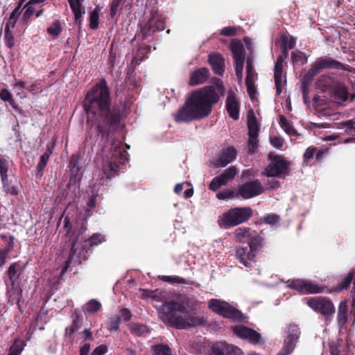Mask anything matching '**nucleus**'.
<instances>
[{
	"instance_id": "nucleus-53",
	"label": "nucleus",
	"mask_w": 355,
	"mask_h": 355,
	"mask_svg": "<svg viewBox=\"0 0 355 355\" xmlns=\"http://www.w3.org/2000/svg\"><path fill=\"white\" fill-rule=\"evenodd\" d=\"M262 220L267 224L274 225L279 222V217L276 214H269L264 216Z\"/></svg>"
},
{
	"instance_id": "nucleus-22",
	"label": "nucleus",
	"mask_w": 355,
	"mask_h": 355,
	"mask_svg": "<svg viewBox=\"0 0 355 355\" xmlns=\"http://www.w3.org/2000/svg\"><path fill=\"white\" fill-rule=\"evenodd\" d=\"M236 156V150L234 148H227L223 150L221 153V155L219 159L216 161V167H224L228 164L233 162Z\"/></svg>"
},
{
	"instance_id": "nucleus-48",
	"label": "nucleus",
	"mask_w": 355,
	"mask_h": 355,
	"mask_svg": "<svg viewBox=\"0 0 355 355\" xmlns=\"http://www.w3.org/2000/svg\"><path fill=\"white\" fill-rule=\"evenodd\" d=\"M161 279L170 283L173 284H185L186 280L184 278L180 277L178 276H162L161 277Z\"/></svg>"
},
{
	"instance_id": "nucleus-8",
	"label": "nucleus",
	"mask_w": 355,
	"mask_h": 355,
	"mask_svg": "<svg viewBox=\"0 0 355 355\" xmlns=\"http://www.w3.org/2000/svg\"><path fill=\"white\" fill-rule=\"evenodd\" d=\"M230 49L234 59L236 76L239 83H241L243 79V70L245 60L244 47L240 40H233L230 44Z\"/></svg>"
},
{
	"instance_id": "nucleus-25",
	"label": "nucleus",
	"mask_w": 355,
	"mask_h": 355,
	"mask_svg": "<svg viewBox=\"0 0 355 355\" xmlns=\"http://www.w3.org/2000/svg\"><path fill=\"white\" fill-rule=\"evenodd\" d=\"M226 107L230 116L236 120L239 117V107L238 101L233 94H230L226 101Z\"/></svg>"
},
{
	"instance_id": "nucleus-7",
	"label": "nucleus",
	"mask_w": 355,
	"mask_h": 355,
	"mask_svg": "<svg viewBox=\"0 0 355 355\" xmlns=\"http://www.w3.org/2000/svg\"><path fill=\"white\" fill-rule=\"evenodd\" d=\"M209 308L214 312L230 318L233 321H239L243 318V314L238 309L234 308L227 302L220 300H211L209 302Z\"/></svg>"
},
{
	"instance_id": "nucleus-14",
	"label": "nucleus",
	"mask_w": 355,
	"mask_h": 355,
	"mask_svg": "<svg viewBox=\"0 0 355 355\" xmlns=\"http://www.w3.org/2000/svg\"><path fill=\"white\" fill-rule=\"evenodd\" d=\"M287 286L295 289L302 294L320 293L323 291V288L309 280L295 279L288 281Z\"/></svg>"
},
{
	"instance_id": "nucleus-4",
	"label": "nucleus",
	"mask_w": 355,
	"mask_h": 355,
	"mask_svg": "<svg viewBox=\"0 0 355 355\" xmlns=\"http://www.w3.org/2000/svg\"><path fill=\"white\" fill-rule=\"evenodd\" d=\"M128 160V153L119 141L114 140L110 148H104L98 178H93L96 181L94 188L103 184L104 179L108 180L114 176L119 170V164H124Z\"/></svg>"
},
{
	"instance_id": "nucleus-36",
	"label": "nucleus",
	"mask_w": 355,
	"mask_h": 355,
	"mask_svg": "<svg viewBox=\"0 0 355 355\" xmlns=\"http://www.w3.org/2000/svg\"><path fill=\"white\" fill-rule=\"evenodd\" d=\"M9 168V161L7 158L0 156V175L1 180H6L8 178V171Z\"/></svg>"
},
{
	"instance_id": "nucleus-61",
	"label": "nucleus",
	"mask_w": 355,
	"mask_h": 355,
	"mask_svg": "<svg viewBox=\"0 0 355 355\" xmlns=\"http://www.w3.org/2000/svg\"><path fill=\"white\" fill-rule=\"evenodd\" d=\"M233 194H234L233 191H225L219 192L218 193H217L216 196L218 199L225 200V199L232 197L233 196Z\"/></svg>"
},
{
	"instance_id": "nucleus-18",
	"label": "nucleus",
	"mask_w": 355,
	"mask_h": 355,
	"mask_svg": "<svg viewBox=\"0 0 355 355\" xmlns=\"http://www.w3.org/2000/svg\"><path fill=\"white\" fill-rule=\"evenodd\" d=\"M234 234L235 238L239 242H247L250 245V241H252L255 245L260 243L259 238L257 237L256 232L248 227H240L236 230Z\"/></svg>"
},
{
	"instance_id": "nucleus-30",
	"label": "nucleus",
	"mask_w": 355,
	"mask_h": 355,
	"mask_svg": "<svg viewBox=\"0 0 355 355\" xmlns=\"http://www.w3.org/2000/svg\"><path fill=\"white\" fill-rule=\"evenodd\" d=\"M227 343L217 342L213 343L209 350V355H224L226 353Z\"/></svg>"
},
{
	"instance_id": "nucleus-35",
	"label": "nucleus",
	"mask_w": 355,
	"mask_h": 355,
	"mask_svg": "<svg viewBox=\"0 0 355 355\" xmlns=\"http://www.w3.org/2000/svg\"><path fill=\"white\" fill-rule=\"evenodd\" d=\"M131 332L135 336H143L148 331V327L142 324L132 323L130 326Z\"/></svg>"
},
{
	"instance_id": "nucleus-3",
	"label": "nucleus",
	"mask_w": 355,
	"mask_h": 355,
	"mask_svg": "<svg viewBox=\"0 0 355 355\" xmlns=\"http://www.w3.org/2000/svg\"><path fill=\"white\" fill-rule=\"evenodd\" d=\"M193 309V302L187 296L178 295L171 302L162 304L159 311V318L166 324L178 329H186L204 323L202 318L187 316L188 311Z\"/></svg>"
},
{
	"instance_id": "nucleus-44",
	"label": "nucleus",
	"mask_w": 355,
	"mask_h": 355,
	"mask_svg": "<svg viewBox=\"0 0 355 355\" xmlns=\"http://www.w3.org/2000/svg\"><path fill=\"white\" fill-rule=\"evenodd\" d=\"M24 342L21 340H15L10 349L8 355H19L24 349Z\"/></svg>"
},
{
	"instance_id": "nucleus-15",
	"label": "nucleus",
	"mask_w": 355,
	"mask_h": 355,
	"mask_svg": "<svg viewBox=\"0 0 355 355\" xmlns=\"http://www.w3.org/2000/svg\"><path fill=\"white\" fill-rule=\"evenodd\" d=\"M264 191V188L261 182L256 180L247 182L241 185L238 190V194L243 198L248 199L254 196L260 195Z\"/></svg>"
},
{
	"instance_id": "nucleus-12",
	"label": "nucleus",
	"mask_w": 355,
	"mask_h": 355,
	"mask_svg": "<svg viewBox=\"0 0 355 355\" xmlns=\"http://www.w3.org/2000/svg\"><path fill=\"white\" fill-rule=\"evenodd\" d=\"M257 245L251 241L250 245L238 248L236 251V257L239 261L247 268L254 267L256 265L254 257Z\"/></svg>"
},
{
	"instance_id": "nucleus-2",
	"label": "nucleus",
	"mask_w": 355,
	"mask_h": 355,
	"mask_svg": "<svg viewBox=\"0 0 355 355\" xmlns=\"http://www.w3.org/2000/svg\"><path fill=\"white\" fill-rule=\"evenodd\" d=\"M219 93L223 94V89L218 84L193 92L184 105L173 114L174 120L179 123H189L208 116L212 105L218 100Z\"/></svg>"
},
{
	"instance_id": "nucleus-52",
	"label": "nucleus",
	"mask_w": 355,
	"mask_h": 355,
	"mask_svg": "<svg viewBox=\"0 0 355 355\" xmlns=\"http://www.w3.org/2000/svg\"><path fill=\"white\" fill-rule=\"evenodd\" d=\"M226 354L227 355H241L242 351L238 347L232 345H229L227 343Z\"/></svg>"
},
{
	"instance_id": "nucleus-51",
	"label": "nucleus",
	"mask_w": 355,
	"mask_h": 355,
	"mask_svg": "<svg viewBox=\"0 0 355 355\" xmlns=\"http://www.w3.org/2000/svg\"><path fill=\"white\" fill-rule=\"evenodd\" d=\"M121 321V317L119 315H115L112 318L109 324V329L111 331H116L119 329V323Z\"/></svg>"
},
{
	"instance_id": "nucleus-5",
	"label": "nucleus",
	"mask_w": 355,
	"mask_h": 355,
	"mask_svg": "<svg viewBox=\"0 0 355 355\" xmlns=\"http://www.w3.org/2000/svg\"><path fill=\"white\" fill-rule=\"evenodd\" d=\"M252 215L250 207H236L225 212L218 222L220 227L227 229L245 222Z\"/></svg>"
},
{
	"instance_id": "nucleus-58",
	"label": "nucleus",
	"mask_w": 355,
	"mask_h": 355,
	"mask_svg": "<svg viewBox=\"0 0 355 355\" xmlns=\"http://www.w3.org/2000/svg\"><path fill=\"white\" fill-rule=\"evenodd\" d=\"M247 86L248 93L251 98V99H254L256 98V89L254 87V83H245Z\"/></svg>"
},
{
	"instance_id": "nucleus-63",
	"label": "nucleus",
	"mask_w": 355,
	"mask_h": 355,
	"mask_svg": "<svg viewBox=\"0 0 355 355\" xmlns=\"http://www.w3.org/2000/svg\"><path fill=\"white\" fill-rule=\"evenodd\" d=\"M223 35L230 36L235 34V29L232 27H225L220 31Z\"/></svg>"
},
{
	"instance_id": "nucleus-33",
	"label": "nucleus",
	"mask_w": 355,
	"mask_h": 355,
	"mask_svg": "<svg viewBox=\"0 0 355 355\" xmlns=\"http://www.w3.org/2000/svg\"><path fill=\"white\" fill-rule=\"evenodd\" d=\"M151 351L154 355H172L171 348L166 345H153L151 347Z\"/></svg>"
},
{
	"instance_id": "nucleus-46",
	"label": "nucleus",
	"mask_w": 355,
	"mask_h": 355,
	"mask_svg": "<svg viewBox=\"0 0 355 355\" xmlns=\"http://www.w3.org/2000/svg\"><path fill=\"white\" fill-rule=\"evenodd\" d=\"M24 12L23 14V19L27 21L33 14L35 11V6L28 1L24 7Z\"/></svg>"
},
{
	"instance_id": "nucleus-39",
	"label": "nucleus",
	"mask_w": 355,
	"mask_h": 355,
	"mask_svg": "<svg viewBox=\"0 0 355 355\" xmlns=\"http://www.w3.org/2000/svg\"><path fill=\"white\" fill-rule=\"evenodd\" d=\"M347 303L345 302H341L338 312V320L340 324H345L347 321Z\"/></svg>"
},
{
	"instance_id": "nucleus-23",
	"label": "nucleus",
	"mask_w": 355,
	"mask_h": 355,
	"mask_svg": "<svg viewBox=\"0 0 355 355\" xmlns=\"http://www.w3.org/2000/svg\"><path fill=\"white\" fill-rule=\"evenodd\" d=\"M209 74V70L207 68H200L194 71L190 76L189 85L195 86L202 84L207 79Z\"/></svg>"
},
{
	"instance_id": "nucleus-10",
	"label": "nucleus",
	"mask_w": 355,
	"mask_h": 355,
	"mask_svg": "<svg viewBox=\"0 0 355 355\" xmlns=\"http://www.w3.org/2000/svg\"><path fill=\"white\" fill-rule=\"evenodd\" d=\"M270 162L266 166L264 174L268 177H284L288 173V163L279 156H269Z\"/></svg>"
},
{
	"instance_id": "nucleus-54",
	"label": "nucleus",
	"mask_w": 355,
	"mask_h": 355,
	"mask_svg": "<svg viewBox=\"0 0 355 355\" xmlns=\"http://www.w3.org/2000/svg\"><path fill=\"white\" fill-rule=\"evenodd\" d=\"M339 340H331L329 343V349L331 355H339Z\"/></svg>"
},
{
	"instance_id": "nucleus-27",
	"label": "nucleus",
	"mask_w": 355,
	"mask_h": 355,
	"mask_svg": "<svg viewBox=\"0 0 355 355\" xmlns=\"http://www.w3.org/2000/svg\"><path fill=\"white\" fill-rule=\"evenodd\" d=\"M334 95L339 103L346 101L348 97V92L346 87L343 84L338 83L334 88Z\"/></svg>"
},
{
	"instance_id": "nucleus-47",
	"label": "nucleus",
	"mask_w": 355,
	"mask_h": 355,
	"mask_svg": "<svg viewBox=\"0 0 355 355\" xmlns=\"http://www.w3.org/2000/svg\"><path fill=\"white\" fill-rule=\"evenodd\" d=\"M4 40L6 46L10 49L13 47L15 44V40L11 31L4 30Z\"/></svg>"
},
{
	"instance_id": "nucleus-28",
	"label": "nucleus",
	"mask_w": 355,
	"mask_h": 355,
	"mask_svg": "<svg viewBox=\"0 0 355 355\" xmlns=\"http://www.w3.org/2000/svg\"><path fill=\"white\" fill-rule=\"evenodd\" d=\"M20 5L17 6L14 10L10 14L8 21L5 26V31H11L13 28H15L16 22L18 19L19 16L20 15Z\"/></svg>"
},
{
	"instance_id": "nucleus-42",
	"label": "nucleus",
	"mask_w": 355,
	"mask_h": 355,
	"mask_svg": "<svg viewBox=\"0 0 355 355\" xmlns=\"http://www.w3.org/2000/svg\"><path fill=\"white\" fill-rule=\"evenodd\" d=\"M291 58L294 63L298 64H303L307 61V58L305 54L301 51H293Z\"/></svg>"
},
{
	"instance_id": "nucleus-32",
	"label": "nucleus",
	"mask_w": 355,
	"mask_h": 355,
	"mask_svg": "<svg viewBox=\"0 0 355 355\" xmlns=\"http://www.w3.org/2000/svg\"><path fill=\"white\" fill-rule=\"evenodd\" d=\"M71 240L72 242V246H71V254H70V259L67 261L66 265L62 269V274H64L67 271V270L69 267V262L75 259V255H76V251L78 249V242L79 240L80 241L83 240V237L82 236L79 235L78 237L76 240L72 238L71 239Z\"/></svg>"
},
{
	"instance_id": "nucleus-9",
	"label": "nucleus",
	"mask_w": 355,
	"mask_h": 355,
	"mask_svg": "<svg viewBox=\"0 0 355 355\" xmlns=\"http://www.w3.org/2000/svg\"><path fill=\"white\" fill-rule=\"evenodd\" d=\"M308 306L318 313L325 316L326 320H330L335 312L333 303L327 298L323 297H315L310 298L307 302Z\"/></svg>"
},
{
	"instance_id": "nucleus-56",
	"label": "nucleus",
	"mask_w": 355,
	"mask_h": 355,
	"mask_svg": "<svg viewBox=\"0 0 355 355\" xmlns=\"http://www.w3.org/2000/svg\"><path fill=\"white\" fill-rule=\"evenodd\" d=\"M122 1L120 0H113L111 6H110V15L112 17H114L117 12L118 8L120 5H121Z\"/></svg>"
},
{
	"instance_id": "nucleus-16",
	"label": "nucleus",
	"mask_w": 355,
	"mask_h": 355,
	"mask_svg": "<svg viewBox=\"0 0 355 355\" xmlns=\"http://www.w3.org/2000/svg\"><path fill=\"white\" fill-rule=\"evenodd\" d=\"M234 334L241 339L248 340L252 344H257L261 340V335L254 329L243 325L232 327Z\"/></svg>"
},
{
	"instance_id": "nucleus-41",
	"label": "nucleus",
	"mask_w": 355,
	"mask_h": 355,
	"mask_svg": "<svg viewBox=\"0 0 355 355\" xmlns=\"http://www.w3.org/2000/svg\"><path fill=\"white\" fill-rule=\"evenodd\" d=\"M332 79L329 76H322L317 83V86L323 90H327L331 87Z\"/></svg>"
},
{
	"instance_id": "nucleus-64",
	"label": "nucleus",
	"mask_w": 355,
	"mask_h": 355,
	"mask_svg": "<svg viewBox=\"0 0 355 355\" xmlns=\"http://www.w3.org/2000/svg\"><path fill=\"white\" fill-rule=\"evenodd\" d=\"M120 317L123 318L125 320H128L132 317V314H131V312L128 309H123L121 311V316Z\"/></svg>"
},
{
	"instance_id": "nucleus-55",
	"label": "nucleus",
	"mask_w": 355,
	"mask_h": 355,
	"mask_svg": "<svg viewBox=\"0 0 355 355\" xmlns=\"http://www.w3.org/2000/svg\"><path fill=\"white\" fill-rule=\"evenodd\" d=\"M0 98L3 101H8L10 104L12 103L13 99L11 93L7 89H3L0 92Z\"/></svg>"
},
{
	"instance_id": "nucleus-43",
	"label": "nucleus",
	"mask_w": 355,
	"mask_h": 355,
	"mask_svg": "<svg viewBox=\"0 0 355 355\" xmlns=\"http://www.w3.org/2000/svg\"><path fill=\"white\" fill-rule=\"evenodd\" d=\"M61 31L62 28L59 21H54L47 29L48 34L53 37L59 35Z\"/></svg>"
},
{
	"instance_id": "nucleus-29",
	"label": "nucleus",
	"mask_w": 355,
	"mask_h": 355,
	"mask_svg": "<svg viewBox=\"0 0 355 355\" xmlns=\"http://www.w3.org/2000/svg\"><path fill=\"white\" fill-rule=\"evenodd\" d=\"M21 272V267L19 265L15 263L11 265L8 269L9 280L12 287L15 286Z\"/></svg>"
},
{
	"instance_id": "nucleus-6",
	"label": "nucleus",
	"mask_w": 355,
	"mask_h": 355,
	"mask_svg": "<svg viewBox=\"0 0 355 355\" xmlns=\"http://www.w3.org/2000/svg\"><path fill=\"white\" fill-rule=\"evenodd\" d=\"M342 67L343 66L340 62L331 58H321L315 61V63L311 66V69L304 76V80L302 82V90L304 101H306V96L308 94L306 82H310L312 78L320 71L321 69L333 68L341 69Z\"/></svg>"
},
{
	"instance_id": "nucleus-40",
	"label": "nucleus",
	"mask_w": 355,
	"mask_h": 355,
	"mask_svg": "<svg viewBox=\"0 0 355 355\" xmlns=\"http://www.w3.org/2000/svg\"><path fill=\"white\" fill-rule=\"evenodd\" d=\"M101 307V304L98 301L92 300L85 304L84 306V310L88 313H94L100 310Z\"/></svg>"
},
{
	"instance_id": "nucleus-17",
	"label": "nucleus",
	"mask_w": 355,
	"mask_h": 355,
	"mask_svg": "<svg viewBox=\"0 0 355 355\" xmlns=\"http://www.w3.org/2000/svg\"><path fill=\"white\" fill-rule=\"evenodd\" d=\"M236 169L231 166L219 176L214 178L210 182L209 187L211 190L216 191L223 185H225L230 180H232L236 174Z\"/></svg>"
},
{
	"instance_id": "nucleus-26",
	"label": "nucleus",
	"mask_w": 355,
	"mask_h": 355,
	"mask_svg": "<svg viewBox=\"0 0 355 355\" xmlns=\"http://www.w3.org/2000/svg\"><path fill=\"white\" fill-rule=\"evenodd\" d=\"M280 40L283 52V55L282 56H283L285 60L288 56V49L294 48L296 44V39L293 37H291L290 40H288V37L286 35H282L281 36Z\"/></svg>"
},
{
	"instance_id": "nucleus-60",
	"label": "nucleus",
	"mask_w": 355,
	"mask_h": 355,
	"mask_svg": "<svg viewBox=\"0 0 355 355\" xmlns=\"http://www.w3.org/2000/svg\"><path fill=\"white\" fill-rule=\"evenodd\" d=\"M270 143L275 148H279L283 144V139L277 137H271Z\"/></svg>"
},
{
	"instance_id": "nucleus-34",
	"label": "nucleus",
	"mask_w": 355,
	"mask_h": 355,
	"mask_svg": "<svg viewBox=\"0 0 355 355\" xmlns=\"http://www.w3.org/2000/svg\"><path fill=\"white\" fill-rule=\"evenodd\" d=\"M279 124L281 128L287 133L288 135L293 136L296 135V131L291 124V123L286 120V119L281 116L279 117Z\"/></svg>"
},
{
	"instance_id": "nucleus-50",
	"label": "nucleus",
	"mask_w": 355,
	"mask_h": 355,
	"mask_svg": "<svg viewBox=\"0 0 355 355\" xmlns=\"http://www.w3.org/2000/svg\"><path fill=\"white\" fill-rule=\"evenodd\" d=\"M105 241V236L100 234H94L89 239L90 245H97Z\"/></svg>"
},
{
	"instance_id": "nucleus-20",
	"label": "nucleus",
	"mask_w": 355,
	"mask_h": 355,
	"mask_svg": "<svg viewBox=\"0 0 355 355\" xmlns=\"http://www.w3.org/2000/svg\"><path fill=\"white\" fill-rule=\"evenodd\" d=\"M69 6L74 15L75 21L80 26L83 17L85 14V9L83 3L85 0H67Z\"/></svg>"
},
{
	"instance_id": "nucleus-62",
	"label": "nucleus",
	"mask_w": 355,
	"mask_h": 355,
	"mask_svg": "<svg viewBox=\"0 0 355 355\" xmlns=\"http://www.w3.org/2000/svg\"><path fill=\"white\" fill-rule=\"evenodd\" d=\"M316 148L314 147H309L306 149L304 157L305 159H309L313 158L314 154L315 153Z\"/></svg>"
},
{
	"instance_id": "nucleus-49",
	"label": "nucleus",
	"mask_w": 355,
	"mask_h": 355,
	"mask_svg": "<svg viewBox=\"0 0 355 355\" xmlns=\"http://www.w3.org/2000/svg\"><path fill=\"white\" fill-rule=\"evenodd\" d=\"M353 279V274L349 273L347 276L341 282L340 284L336 288V291H340L346 289L351 284Z\"/></svg>"
},
{
	"instance_id": "nucleus-57",
	"label": "nucleus",
	"mask_w": 355,
	"mask_h": 355,
	"mask_svg": "<svg viewBox=\"0 0 355 355\" xmlns=\"http://www.w3.org/2000/svg\"><path fill=\"white\" fill-rule=\"evenodd\" d=\"M49 155L48 153H45L40 157V162L37 165V169L39 171H42L43 168L45 167L49 159Z\"/></svg>"
},
{
	"instance_id": "nucleus-24",
	"label": "nucleus",
	"mask_w": 355,
	"mask_h": 355,
	"mask_svg": "<svg viewBox=\"0 0 355 355\" xmlns=\"http://www.w3.org/2000/svg\"><path fill=\"white\" fill-rule=\"evenodd\" d=\"M209 62L214 72L218 75H222L225 71V62L221 55L214 53L209 55Z\"/></svg>"
},
{
	"instance_id": "nucleus-19",
	"label": "nucleus",
	"mask_w": 355,
	"mask_h": 355,
	"mask_svg": "<svg viewBox=\"0 0 355 355\" xmlns=\"http://www.w3.org/2000/svg\"><path fill=\"white\" fill-rule=\"evenodd\" d=\"M284 58L283 56H279L276 62L275 69H274V78L275 83L276 92L277 94H281L286 82L284 76L283 75V62Z\"/></svg>"
},
{
	"instance_id": "nucleus-45",
	"label": "nucleus",
	"mask_w": 355,
	"mask_h": 355,
	"mask_svg": "<svg viewBox=\"0 0 355 355\" xmlns=\"http://www.w3.org/2000/svg\"><path fill=\"white\" fill-rule=\"evenodd\" d=\"M247 77L245 79V83H254V80L257 78V74L252 69L249 60L247 61Z\"/></svg>"
},
{
	"instance_id": "nucleus-59",
	"label": "nucleus",
	"mask_w": 355,
	"mask_h": 355,
	"mask_svg": "<svg viewBox=\"0 0 355 355\" xmlns=\"http://www.w3.org/2000/svg\"><path fill=\"white\" fill-rule=\"evenodd\" d=\"M107 351V348L105 345H101L97 347L92 353V355H103Z\"/></svg>"
},
{
	"instance_id": "nucleus-11",
	"label": "nucleus",
	"mask_w": 355,
	"mask_h": 355,
	"mask_svg": "<svg viewBox=\"0 0 355 355\" xmlns=\"http://www.w3.org/2000/svg\"><path fill=\"white\" fill-rule=\"evenodd\" d=\"M248 127L249 139L248 143V151L249 153H254L257 148V137L259 131V126L257 119L252 111L248 115Z\"/></svg>"
},
{
	"instance_id": "nucleus-13",
	"label": "nucleus",
	"mask_w": 355,
	"mask_h": 355,
	"mask_svg": "<svg viewBox=\"0 0 355 355\" xmlns=\"http://www.w3.org/2000/svg\"><path fill=\"white\" fill-rule=\"evenodd\" d=\"M300 334L297 325L291 324L288 327L287 336L282 350L277 355H289L295 347Z\"/></svg>"
},
{
	"instance_id": "nucleus-38",
	"label": "nucleus",
	"mask_w": 355,
	"mask_h": 355,
	"mask_svg": "<svg viewBox=\"0 0 355 355\" xmlns=\"http://www.w3.org/2000/svg\"><path fill=\"white\" fill-rule=\"evenodd\" d=\"M100 8L98 6L95 8L89 15V26L92 29H96L98 27Z\"/></svg>"
},
{
	"instance_id": "nucleus-37",
	"label": "nucleus",
	"mask_w": 355,
	"mask_h": 355,
	"mask_svg": "<svg viewBox=\"0 0 355 355\" xmlns=\"http://www.w3.org/2000/svg\"><path fill=\"white\" fill-rule=\"evenodd\" d=\"M13 89L20 98H23L26 96V82L24 81H16L13 85Z\"/></svg>"
},
{
	"instance_id": "nucleus-31",
	"label": "nucleus",
	"mask_w": 355,
	"mask_h": 355,
	"mask_svg": "<svg viewBox=\"0 0 355 355\" xmlns=\"http://www.w3.org/2000/svg\"><path fill=\"white\" fill-rule=\"evenodd\" d=\"M2 184H3V191L8 193L12 196H17L19 191L20 188L19 186V184L16 183L14 184H12L9 180L8 178H6V180H1Z\"/></svg>"
},
{
	"instance_id": "nucleus-21",
	"label": "nucleus",
	"mask_w": 355,
	"mask_h": 355,
	"mask_svg": "<svg viewBox=\"0 0 355 355\" xmlns=\"http://www.w3.org/2000/svg\"><path fill=\"white\" fill-rule=\"evenodd\" d=\"M164 29V22L163 19L157 14H153L147 24L145 26L144 31L145 34H147V31L154 33L163 31Z\"/></svg>"
},
{
	"instance_id": "nucleus-1",
	"label": "nucleus",
	"mask_w": 355,
	"mask_h": 355,
	"mask_svg": "<svg viewBox=\"0 0 355 355\" xmlns=\"http://www.w3.org/2000/svg\"><path fill=\"white\" fill-rule=\"evenodd\" d=\"M85 108L92 128L107 137L120 123L119 115L110 107V92L105 80L96 83L87 94Z\"/></svg>"
}]
</instances>
